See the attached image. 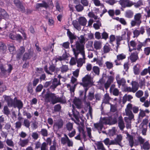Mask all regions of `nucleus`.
Here are the masks:
<instances>
[{"instance_id": "c756f323", "label": "nucleus", "mask_w": 150, "mask_h": 150, "mask_svg": "<svg viewBox=\"0 0 150 150\" xmlns=\"http://www.w3.org/2000/svg\"><path fill=\"white\" fill-rule=\"evenodd\" d=\"M148 73L150 75V66L148 67L147 68H146L143 70L140 73V75L141 76H145Z\"/></svg>"}, {"instance_id": "e433bc0d", "label": "nucleus", "mask_w": 150, "mask_h": 150, "mask_svg": "<svg viewBox=\"0 0 150 150\" xmlns=\"http://www.w3.org/2000/svg\"><path fill=\"white\" fill-rule=\"evenodd\" d=\"M133 97L131 95H125L123 98V103H125L127 100L130 101V100L132 99Z\"/></svg>"}, {"instance_id": "b1692460", "label": "nucleus", "mask_w": 150, "mask_h": 150, "mask_svg": "<svg viewBox=\"0 0 150 150\" xmlns=\"http://www.w3.org/2000/svg\"><path fill=\"white\" fill-rule=\"evenodd\" d=\"M73 103L78 108H81V102L80 99L75 98L74 100Z\"/></svg>"}, {"instance_id": "473e14b6", "label": "nucleus", "mask_w": 150, "mask_h": 150, "mask_svg": "<svg viewBox=\"0 0 150 150\" xmlns=\"http://www.w3.org/2000/svg\"><path fill=\"white\" fill-rule=\"evenodd\" d=\"M132 85V88L133 91L135 92L139 88V84L136 81H132L131 83Z\"/></svg>"}, {"instance_id": "aec40b11", "label": "nucleus", "mask_w": 150, "mask_h": 150, "mask_svg": "<svg viewBox=\"0 0 150 150\" xmlns=\"http://www.w3.org/2000/svg\"><path fill=\"white\" fill-rule=\"evenodd\" d=\"M137 52L132 53L130 56V59L132 62H134L138 59V57Z\"/></svg>"}, {"instance_id": "774afa93", "label": "nucleus", "mask_w": 150, "mask_h": 150, "mask_svg": "<svg viewBox=\"0 0 150 150\" xmlns=\"http://www.w3.org/2000/svg\"><path fill=\"white\" fill-rule=\"evenodd\" d=\"M47 147V144L46 142H43L41 145V150H46Z\"/></svg>"}, {"instance_id": "5701e85b", "label": "nucleus", "mask_w": 150, "mask_h": 150, "mask_svg": "<svg viewBox=\"0 0 150 150\" xmlns=\"http://www.w3.org/2000/svg\"><path fill=\"white\" fill-rule=\"evenodd\" d=\"M140 66L139 64H137L134 66L133 67V71L134 74L135 75H138L140 73Z\"/></svg>"}, {"instance_id": "2eb2a0df", "label": "nucleus", "mask_w": 150, "mask_h": 150, "mask_svg": "<svg viewBox=\"0 0 150 150\" xmlns=\"http://www.w3.org/2000/svg\"><path fill=\"white\" fill-rule=\"evenodd\" d=\"M108 80L107 82L105 84V87L106 89H107L110 86V85L113 82L114 79V76H108Z\"/></svg>"}, {"instance_id": "f03ea898", "label": "nucleus", "mask_w": 150, "mask_h": 150, "mask_svg": "<svg viewBox=\"0 0 150 150\" xmlns=\"http://www.w3.org/2000/svg\"><path fill=\"white\" fill-rule=\"evenodd\" d=\"M107 123V119L106 118H101L99 122L94 124V128L93 129V130L95 129L94 130H95V129L97 130L100 134L103 128V125Z\"/></svg>"}, {"instance_id": "6e6d98bb", "label": "nucleus", "mask_w": 150, "mask_h": 150, "mask_svg": "<svg viewBox=\"0 0 150 150\" xmlns=\"http://www.w3.org/2000/svg\"><path fill=\"white\" fill-rule=\"evenodd\" d=\"M105 64L107 68L108 69H111L113 67V64L112 62L107 61L105 62Z\"/></svg>"}, {"instance_id": "f704fd0d", "label": "nucleus", "mask_w": 150, "mask_h": 150, "mask_svg": "<svg viewBox=\"0 0 150 150\" xmlns=\"http://www.w3.org/2000/svg\"><path fill=\"white\" fill-rule=\"evenodd\" d=\"M48 6V5L46 2H43L42 3H38L36 4V8L37 9H38L41 7L47 8Z\"/></svg>"}, {"instance_id": "ddd939ff", "label": "nucleus", "mask_w": 150, "mask_h": 150, "mask_svg": "<svg viewBox=\"0 0 150 150\" xmlns=\"http://www.w3.org/2000/svg\"><path fill=\"white\" fill-rule=\"evenodd\" d=\"M60 79L58 80L56 78H54L52 80V84L50 86V88L53 89V91L57 87L58 85H60Z\"/></svg>"}, {"instance_id": "69168bd1", "label": "nucleus", "mask_w": 150, "mask_h": 150, "mask_svg": "<svg viewBox=\"0 0 150 150\" xmlns=\"http://www.w3.org/2000/svg\"><path fill=\"white\" fill-rule=\"evenodd\" d=\"M40 132L41 133V134L43 136H47L48 134L47 131V130H46V129H42Z\"/></svg>"}, {"instance_id": "58836bf2", "label": "nucleus", "mask_w": 150, "mask_h": 150, "mask_svg": "<svg viewBox=\"0 0 150 150\" xmlns=\"http://www.w3.org/2000/svg\"><path fill=\"white\" fill-rule=\"evenodd\" d=\"M8 48L10 52L12 54H15L16 53V49L13 45H9Z\"/></svg>"}, {"instance_id": "1a4fd4ad", "label": "nucleus", "mask_w": 150, "mask_h": 150, "mask_svg": "<svg viewBox=\"0 0 150 150\" xmlns=\"http://www.w3.org/2000/svg\"><path fill=\"white\" fill-rule=\"evenodd\" d=\"M64 125V122L62 119H59L54 122L53 128L54 129L59 130L62 128Z\"/></svg>"}, {"instance_id": "412c9836", "label": "nucleus", "mask_w": 150, "mask_h": 150, "mask_svg": "<svg viewBox=\"0 0 150 150\" xmlns=\"http://www.w3.org/2000/svg\"><path fill=\"white\" fill-rule=\"evenodd\" d=\"M77 20L81 26H85L87 23V20L84 17H79L77 19Z\"/></svg>"}, {"instance_id": "4be33fe9", "label": "nucleus", "mask_w": 150, "mask_h": 150, "mask_svg": "<svg viewBox=\"0 0 150 150\" xmlns=\"http://www.w3.org/2000/svg\"><path fill=\"white\" fill-rule=\"evenodd\" d=\"M127 138L129 141V145L131 147L134 145V141L133 137L128 134H127Z\"/></svg>"}, {"instance_id": "a19ab883", "label": "nucleus", "mask_w": 150, "mask_h": 150, "mask_svg": "<svg viewBox=\"0 0 150 150\" xmlns=\"http://www.w3.org/2000/svg\"><path fill=\"white\" fill-rule=\"evenodd\" d=\"M93 42L92 41H88L86 45V47L89 50L93 51L94 49L93 47Z\"/></svg>"}, {"instance_id": "4468645a", "label": "nucleus", "mask_w": 150, "mask_h": 150, "mask_svg": "<svg viewBox=\"0 0 150 150\" xmlns=\"http://www.w3.org/2000/svg\"><path fill=\"white\" fill-rule=\"evenodd\" d=\"M145 141V139L143 138L141 136L138 135L135 139L134 145L137 146L139 144H143Z\"/></svg>"}, {"instance_id": "f3484780", "label": "nucleus", "mask_w": 150, "mask_h": 150, "mask_svg": "<svg viewBox=\"0 0 150 150\" xmlns=\"http://www.w3.org/2000/svg\"><path fill=\"white\" fill-rule=\"evenodd\" d=\"M33 55V52L30 49L29 50L28 53H25L23 56V59L26 60L30 59Z\"/></svg>"}, {"instance_id": "a211bd4d", "label": "nucleus", "mask_w": 150, "mask_h": 150, "mask_svg": "<svg viewBox=\"0 0 150 150\" xmlns=\"http://www.w3.org/2000/svg\"><path fill=\"white\" fill-rule=\"evenodd\" d=\"M8 69L7 70H6L4 67L3 65H1L0 66V68L3 74H6L7 72L8 73H10L12 69V67L11 64H8Z\"/></svg>"}, {"instance_id": "dca6fc26", "label": "nucleus", "mask_w": 150, "mask_h": 150, "mask_svg": "<svg viewBox=\"0 0 150 150\" xmlns=\"http://www.w3.org/2000/svg\"><path fill=\"white\" fill-rule=\"evenodd\" d=\"M4 99L7 102V105L9 107H12L13 106L14 101L10 97L7 96H4Z\"/></svg>"}, {"instance_id": "6e6552de", "label": "nucleus", "mask_w": 150, "mask_h": 150, "mask_svg": "<svg viewBox=\"0 0 150 150\" xmlns=\"http://www.w3.org/2000/svg\"><path fill=\"white\" fill-rule=\"evenodd\" d=\"M116 79L119 87L121 85L123 86H124L126 83L125 79L123 78H121L119 74L116 75Z\"/></svg>"}, {"instance_id": "680f3d73", "label": "nucleus", "mask_w": 150, "mask_h": 150, "mask_svg": "<svg viewBox=\"0 0 150 150\" xmlns=\"http://www.w3.org/2000/svg\"><path fill=\"white\" fill-rule=\"evenodd\" d=\"M143 92L142 91L139 90L135 93V96L138 98H140L143 96Z\"/></svg>"}, {"instance_id": "79ce46f5", "label": "nucleus", "mask_w": 150, "mask_h": 150, "mask_svg": "<svg viewBox=\"0 0 150 150\" xmlns=\"http://www.w3.org/2000/svg\"><path fill=\"white\" fill-rule=\"evenodd\" d=\"M65 137H62L61 139V143L63 145L67 144L69 139L68 137L66 134H64Z\"/></svg>"}, {"instance_id": "49530a36", "label": "nucleus", "mask_w": 150, "mask_h": 150, "mask_svg": "<svg viewBox=\"0 0 150 150\" xmlns=\"http://www.w3.org/2000/svg\"><path fill=\"white\" fill-rule=\"evenodd\" d=\"M133 13L131 10H128L126 12L125 16L128 18H131L133 16Z\"/></svg>"}, {"instance_id": "5fc2aeb1", "label": "nucleus", "mask_w": 150, "mask_h": 150, "mask_svg": "<svg viewBox=\"0 0 150 150\" xmlns=\"http://www.w3.org/2000/svg\"><path fill=\"white\" fill-rule=\"evenodd\" d=\"M62 72L64 73L67 71L68 69V66L66 65H63L60 67Z\"/></svg>"}, {"instance_id": "338daca9", "label": "nucleus", "mask_w": 150, "mask_h": 150, "mask_svg": "<svg viewBox=\"0 0 150 150\" xmlns=\"http://www.w3.org/2000/svg\"><path fill=\"white\" fill-rule=\"evenodd\" d=\"M144 52L146 55H148L150 53V47H147L145 48L144 50Z\"/></svg>"}, {"instance_id": "a878e982", "label": "nucleus", "mask_w": 150, "mask_h": 150, "mask_svg": "<svg viewBox=\"0 0 150 150\" xmlns=\"http://www.w3.org/2000/svg\"><path fill=\"white\" fill-rule=\"evenodd\" d=\"M72 24L74 28L79 31L81 30V25L78 21L76 20H74L72 22Z\"/></svg>"}, {"instance_id": "bf43d9fd", "label": "nucleus", "mask_w": 150, "mask_h": 150, "mask_svg": "<svg viewBox=\"0 0 150 150\" xmlns=\"http://www.w3.org/2000/svg\"><path fill=\"white\" fill-rule=\"evenodd\" d=\"M30 122L29 120L27 119L24 120L23 124L27 128H29L30 125Z\"/></svg>"}, {"instance_id": "0eeeda50", "label": "nucleus", "mask_w": 150, "mask_h": 150, "mask_svg": "<svg viewBox=\"0 0 150 150\" xmlns=\"http://www.w3.org/2000/svg\"><path fill=\"white\" fill-rule=\"evenodd\" d=\"M44 70L48 74L52 75L53 72L55 70H56V72H57L58 71H59V69L57 68H56L55 66L54 65H51L49 67V70L47 69V67L45 66L44 68Z\"/></svg>"}, {"instance_id": "39448f33", "label": "nucleus", "mask_w": 150, "mask_h": 150, "mask_svg": "<svg viewBox=\"0 0 150 150\" xmlns=\"http://www.w3.org/2000/svg\"><path fill=\"white\" fill-rule=\"evenodd\" d=\"M132 109V105L129 103L125 109L126 115L130 119H133L134 116L131 110Z\"/></svg>"}, {"instance_id": "13d9d810", "label": "nucleus", "mask_w": 150, "mask_h": 150, "mask_svg": "<svg viewBox=\"0 0 150 150\" xmlns=\"http://www.w3.org/2000/svg\"><path fill=\"white\" fill-rule=\"evenodd\" d=\"M127 2V0H120L119 1V4L123 8L126 7Z\"/></svg>"}, {"instance_id": "7ed1b4c3", "label": "nucleus", "mask_w": 150, "mask_h": 150, "mask_svg": "<svg viewBox=\"0 0 150 150\" xmlns=\"http://www.w3.org/2000/svg\"><path fill=\"white\" fill-rule=\"evenodd\" d=\"M142 14L140 13L136 14L134 17V20L131 21L130 24L132 27H134L136 25H139L142 23L141 18Z\"/></svg>"}, {"instance_id": "c03bdc74", "label": "nucleus", "mask_w": 150, "mask_h": 150, "mask_svg": "<svg viewBox=\"0 0 150 150\" xmlns=\"http://www.w3.org/2000/svg\"><path fill=\"white\" fill-rule=\"evenodd\" d=\"M97 148L98 150H103L105 149L103 146V144L101 142H99L96 144Z\"/></svg>"}, {"instance_id": "20e7f679", "label": "nucleus", "mask_w": 150, "mask_h": 150, "mask_svg": "<svg viewBox=\"0 0 150 150\" xmlns=\"http://www.w3.org/2000/svg\"><path fill=\"white\" fill-rule=\"evenodd\" d=\"M82 82L81 85L84 87H87L92 83V79L90 75H86L82 79Z\"/></svg>"}, {"instance_id": "09e8293b", "label": "nucleus", "mask_w": 150, "mask_h": 150, "mask_svg": "<svg viewBox=\"0 0 150 150\" xmlns=\"http://www.w3.org/2000/svg\"><path fill=\"white\" fill-rule=\"evenodd\" d=\"M148 120L147 119H144L142 122L139 125V127L140 128H142L143 127H146V125L148 123Z\"/></svg>"}, {"instance_id": "8fccbe9b", "label": "nucleus", "mask_w": 150, "mask_h": 150, "mask_svg": "<svg viewBox=\"0 0 150 150\" xmlns=\"http://www.w3.org/2000/svg\"><path fill=\"white\" fill-rule=\"evenodd\" d=\"M78 39L79 40V41H77V42H78L80 44L83 45V43H85V41L86 40V39L85 38L83 35H81L80 37Z\"/></svg>"}, {"instance_id": "3c124183", "label": "nucleus", "mask_w": 150, "mask_h": 150, "mask_svg": "<svg viewBox=\"0 0 150 150\" xmlns=\"http://www.w3.org/2000/svg\"><path fill=\"white\" fill-rule=\"evenodd\" d=\"M76 10L78 12L82 11L83 9V7L81 4H79L75 6Z\"/></svg>"}, {"instance_id": "2f4dec72", "label": "nucleus", "mask_w": 150, "mask_h": 150, "mask_svg": "<svg viewBox=\"0 0 150 150\" xmlns=\"http://www.w3.org/2000/svg\"><path fill=\"white\" fill-rule=\"evenodd\" d=\"M128 47L129 48V51L131 52L132 50L130 49V47L131 46L133 48V50H136V48H135L137 45L136 43L134 41L132 40L128 43Z\"/></svg>"}, {"instance_id": "4d7b16f0", "label": "nucleus", "mask_w": 150, "mask_h": 150, "mask_svg": "<svg viewBox=\"0 0 150 150\" xmlns=\"http://www.w3.org/2000/svg\"><path fill=\"white\" fill-rule=\"evenodd\" d=\"M88 16L90 18H93L95 20H97L98 18V16L92 12H89L88 14Z\"/></svg>"}, {"instance_id": "9b49d317", "label": "nucleus", "mask_w": 150, "mask_h": 150, "mask_svg": "<svg viewBox=\"0 0 150 150\" xmlns=\"http://www.w3.org/2000/svg\"><path fill=\"white\" fill-rule=\"evenodd\" d=\"M54 96L55 95L54 93L47 92L45 96L46 101L47 102H51L52 103Z\"/></svg>"}, {"instance_id": "c9c22d12", "label": "nucleus", "mask_w": 150, "mask_h": 150, "mask_svg": "<svg viewBox=\"0 0 150 150\" xmlns=\"http://www.w3.org/2000/svg\"><path fill=\"white\" fill-rule=\"evenodd\" d=\"M142 148L145 150H148L150 148V144L148 141L143 143Z\"/></svg>"}, {"instance_id": "a18cd8bd", "label": "nucleus", "mask_w": 150, "mask_h": 150, "mask_svg": "<svg viewBox=\"0 0 150 150\" xmlns=\"http://www.w3.org/2000/svg\"><path fill=\"white\" fill-rule=\"evenodd\" d=\"M73 112L74 117L77 121H79V112L75 110H73Z\"/></svg>"}, {"instance_id": "864d4df0", "label": "nucleus", "mask_w": 150, "mask_h": 150, "mask_svg": "<svg viewBox=\"0 0 150 150\" xmlns=\"http://www.w3.org/2000/svg\"><path fill=\"white\" fill-rule=\"evenodd\" d=\"M6 143L9 146L11 147L14 146V143L11 139H7L6 140Z\"/></svg>"}, {"instance_id": "cd10ccee", "label": "nucleus", "mask_w": 150, "mask_h": 150, "mask_svg": "<svg viewBox=\"0 0 150 150\" xmlns=\"http://www.w3.org/2000/svg\"><path fill=\"white\" fill-rule=\"evenodd\" d=\"M115 86V85H112L110 88V92H112V93L114 95L117 96L119 94V91L117 88H115L113 89Z\"/></svg>"}, {"instance_id": "423d86ee", "label": "nucleus", "mask_w": 150, "mask_h": 150, "mask_svg": "<svg viewBox=\"0 0 150 150\" xmlns=\"http://www.w3.org/2000/svg\"><path fill=\"white\" fill-rule=\"evenodd\" d=\"M9 38L12 40L21 41L22 37L19 34H16L14 32L10 33L8 35Z\"/></svg>"}, {"instance_id": "f257e3e1", "label": "nucleus", "mask_w": 150, "mask_h": 150, "mask_svg": "<svg viewBox=\"0 0 150 150\" xmlns=\"http://www.w3.org/2000/svg\"><path fill=\"white\" fill-rule=\"evenodd\" d=\"M76 60L77 66L81 67L85 63L86 59L84 51V46L76 42L75 45H71Z\"/></svg>"}, {"instance_id": "603ef678", "label": "nucleus", "mask_w": 150, "mask_h": 150, "mask_svg": "<svg viewBox=\"0 0 150 150\" xmlns=\"http://www.w3.org/2000/svg\"><path fill=\"white\" fill-rule=\"evenodd\" d=\"M97 23H94L93 25V27L96 30L99 29L100 27L101 26V23L100 20L98 21H97Z\"/></svg>"}, {"instance_id": "e2e57ef3", "label": "nucleus", "mask_w": 150, "mask_h": 150, "mask_svg": "<svg viewBox=\"0 0 150 150\" xmlns=\"http://www.w3.org/2000/svg\"><path fill=\"white\" fill-rule=\"evenodd\" d=\"M66 127L68 130L71 131L73 128V124L70 122H68L67 124Z\"/></svg>"}, {"instance_id": "de8ad7c7", "label": "nucleus", "mask_w": 150, "mask_h": 150, "mask_svg": "<svg viewBox=\"0 0 150 150\" xmlns=\"http://www.w3.org/2000/svg\"><path fill=\"white\" fill-rule=\"evenodd\" d=\"M67 34L71 40H73L76 39V36L69 31V29H67Z\"/></svg>"}, {"instance_id": "6ab92c4d", "label": "nucleus", "mask_w": 150, "mask_h": 150, "mask_svg": "<svg viewBox=\"0 0 150 150\" xmlns=\"http://www.w3.org/2000/svg\"><path fill=\"white\" fill-rule=\"evenodd\" d=\"M14 103L13 104V107L14 108L17 107L20 109L23 107V104L22 102L20 100H17L16 98L14 99Z\"/></svg>"}, {"instance_id": "9d476101", "label": "nucleus", "mask_w": 150, "mask_h": 150, "mask_svg": "<svg viewBox=\"0 0 150 150\" xmlns=\"http://www.w3.org/2000/svg\"><path fill=\"white\" fill-rule=\"evenodd\" d=\"M126 57V55L123 53L117 55V59L115 60L114 61L116 65H121V63L120 61L125 59Z\"/></svg>"}, {"instance_id": "0e129e2a", "label": "nucleus", "mask_w": 150, "mask_h": 150, "mask_svg": "<svg viewBox=\"0 0 150 150\" xmlns=\"http://www.w3.org/2000/svg\"><path fill=\"white\" fill-rule=\"evenodd\" d=\"M103 52L104 53H107L109 52L110 50V48L109 46L105 45L103 47Z\"/></svg>"}, {"instance_id": "7c9ffc66", "label": "nucleus", "mask_w": 150, "mask_h": 150, "mask_svg": "<svg viewBox=\"0 0 150 150\" xmlns=\"http://www.w3.org/2000/svg\"><path fill=\"white\" fill-rule=\"evenodd\" d=\"M93 46L96 50H100L102 47L101 42L99 41L95 40L94 42Z\"/></svg>"}, {"instance_id": "f8f14e48", "label": "nucleus", "mask_w": 150, "mask_h": 150, "mask_svg": "<svg viewBox=\"0 0 150 150\" xmlns=\"http://www.w3.org/2000/svg\"><path fill=\"white\" fill-rule=\"evenodd\" d=\"M66 100L65 99L62 97H59L57 96H54L53 100H52V104H54L57 103H66Z\"/></svg>"}, {"instance_id": "052dcab7", "label": "nucleus", "mask_w": 150, "mask_h": 150, "mask_svg": "<svg viewBox=\"0 0 150 150\" xmlns=\"http://www.w3.org/2000/svg\"><path fill=\"white\" fill-rule=\"evenodd\" d=\"M93 71L97 75H99V68L97 66H94L93 67Z\"/></svg>"}, {"instance_id": "4c0bfd02", "label": "nucleus", "mask_w": 150, "mask_h": 150, "mask_svg": "<svg viewBox=\"0 0 150 150\" xmlns=\"http://www.w3.org/2000/svg\"><path fill=\"white\" fill-rule=\"evenodd\" d=\"M117 144L120 146L121 142L122 139V137L121 134H118L116 137L115 139Z\"/></svg>"}, {"instance_id": "ea45409f", "label": "nucleus", "mask_w": 150, "mask_h": 150, "mask_svg": "<svg viewBox=\"0 0 150 150\" xmlns=\"http://www.w3.org/2000/svg\"><path fill=\"white\" fill-rule=\"evenodd\" d=\"M3 112L5 115L7 116H8L10 114V110L7 106L6 105L4 107Z\"/></svg>"}, {"instance_id": "37998d69", "label": "nucleus", "mask_w": 150, "mask_h": 150, "mask_svg": "<svg viewBox=\"0 0 150 150\" xmlns=\"http://www.w3.org/2000/svg\"><path fill=\"white\" fill-rule=\"evenodd\" d=\"M86 131L88 136V137L89 138L93 140V137L91 134V132L92 131L91 128L90 127H86Z\"/></svg>"}, {"instance_id": "bb28decb", "label": "nucleus", "mask_w": 150, "mask_h": 150, "mask_svg": "<svg viewBox=\"0 0 150 150\" xmlns=\"http://www.w3.org/2000/svg\"><path fill=\"white\" fill-rule=\"evenodd\" d=\"M28 142L29 140L28 139H20L19 142L18 143V144L20 146L23 147L27 145Z\"/></svg>"}, {"instance_id": "72a5a7b5", "label": "nucleus", "mask_w": 150, "mask_h": 150, "mask_svg": "<svg viewBox=\"0 0 150 150\" xmlns=\"http://www.w3.org/2000/svg\"><path fill=\"white\" fill-rule=\"evenodd\" d=\"M25 51V48L23 46L21 47L18 50L17 53V58H19Z\"/></svg>"}, {"instance_id": "c85d7f7f", "label": "nucleus", "mask_w": 150, "mask_h": 150, "mask_svg": "<svg viewBox=\"0 0 150 150\" xmlns=\"http://www.w3.org/2000/svg\"><path fill=\"white\" fill-rule=\"evenodd\" d=\"M111 98L109 96L108 93H106L104 95L103 98V100L102 104H108L109 103V101L110 99Z\"/></svg>"}, {"instance_id": "393cba45", "label": "nucleus", "mask_w": 150, "mask_h": 150, "mask_svg": "<svg viewBox=\"0 0 150 150\" xmlns=\"http://www.w3.org/2000/svg\"><path fill=\"white\" fill-rule=\"evenodd\" d=\"M118 124L120 129L121 130H123L125 127V125L122 117H119Z\"/></svg>"}]
</instances>
